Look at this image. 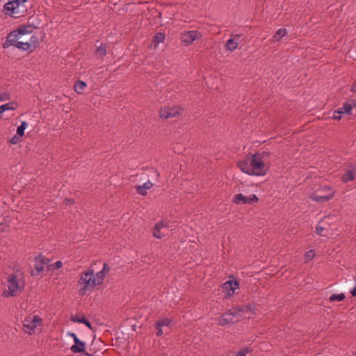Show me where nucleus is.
I'll return each mask as SVG.
<instances>
[{"instance_id":"nucleus-1","label":"nucleus","mask_w":356,"mask_h":356,"mask_svg":"<svg viewBox=\"0 0 356 356\" xmlns=\"http://www.w3.org/2000/svg\"><path fill=\"white\" fill-rule=\"evenodd\" d=\"M268 152L254 154L249 158L240 161L238 166L240 170L249 175L257 177L264 176L267 174L269 166L265 163V157H267Z\"/></svg>"},{"instance_id":"nucleus-2","label":"nucleus","mask_w":356,"mask_h":356,"mask_svg":"<svg viewBox=\"0 0 356 356\" xmlns=\"http://www.w3.org/2000/svg\"><path fill=\"white\" fill-rule=\"evenodd\" d=\"M21 39L22 37L17 33V31L14 30L8 33L6 40L2 44V47L3 49H7L13 46L22 51L33 52L39 45V39L35 35H32L29 40L26 42L21 40Z\"/></svg>"},{"instance_id":"nucleus-3","label":"nucleus","mask_w":356,"mask_h":356,"mask_svg":"<svg viewBox=\"0 0 356 356\" xmlns=\"http://www.w3.org/2000/svg\"><path fill=\"white\" fill-rule=\"evenodd\" d=\"M101 279V273H95L91 268L82 271L77 280V284L80 286L79 294L84 296L88 291H91L97 286L102 284Z\"/></svg>"},{"instance_id":"nucleus-4","label":"nucleus","mask_w":356,"mask_h":356,"mask_svg":"<svg viewBox=\"0 0 356 356\" xmlns=\"http://www.w3.org/2000/svg\"><path fill=\"white\" fill-rule=\"evenodd\" d=\"M29 0H8L3 8L5 15L13 18L24 16L28 11Z\"/></svg>"},{"instance_id":"nucleus-5","label":"nucleus","mask_w":356,"mask_h":356,"mask_svg":"<svg viewBox=\"0 0 356 356\" xmlns=\"http://www.w3.org/2000/svg\"><path fill=\"white\" fill-rule=\"evenodd\" d=\"M24 287V282L16 274L9 275L7 280V288L3 296L4 297L15 296L19 294Z\"/></svg>"},{"instance_id":"nucleus-6","label":"nucleus","mask_w":356,"mask_h":356,"mask_svg":"<svg viewBox=\"0 0 356 356\" xmlns=\"http://www.w3.org/2000/svg\"><path fill=\"white\" fill-rule=\"evenodd\" d=\"M42 323L43 320L40 316L29 314L23 321V330L26 333L32 335L41 330Z\"/></svg>"},{"instance_id":"nucleus-7","label":"nucleus","mask_w":356,"mask_h":356,"mask_svg":"<svg viewBox=\"0 0 356 356\" xmlns=\"http://www.w3.org/2000/svg\"><path fill=\"white\" fill-rule=\"evenodd\" d=\"M255 307L253 305H246L238 307H233L229 309L232 316L234 319H236V322L239 321L245 317V314L250 313L254 314Z\"/></svg>"},{"instance_id":"nucleus-8","label":"nucleus","mask_w":356,"mask_h":356,"mask_svg":"<svg viewBox=\"0 0 356 356\" xmlns=\"http://www.w3.org/2000/svg\"><path fill=\"white\" fill-rule=\"evenodd\" d=\"M328 191L329 193L325 195L313 194L311 199L316 202H325L334 197L335 191L330 186L325 185L319 187L318 191Z\"/></svg>"},{"instance_id":"nucleus-9","label":"nucleus","mask_w":356,"mask_h":356,"mask_svg":"<svg viewBox=\"0 0 356 356\" xmlns=\"http://www.w3.org/2000/svg\"><path fill=\"white\" fill-rule=\"evenodd\" d=\"M177 115H178V106L175 104L165 105L159 111V117L163 120L171 119Z\"/></svg>"},{"instance_id":"nucleus-10","label":"nucleus","mask_w":356,"mask_h":356,"mask_svg":"<svg viewBox=\"0 0 356 356\" xmlns=\"http://www.w3.org/2000/svg\"><path fill=\"white\" fill-rule=\"evenodd\" d=\"M258 201L259 197L256 195H251L248 197L242 193H238L232 198V202L235 204H252L257 203Z\"/></svg>"},{"instance_id":"nucleus-11","label":"nucleus","mask_w":356,"mask_h":356,"mask_svg":"<svg viewBox=\"0 0 356 356\" xmlns=\"http://www.w3.org/2000/svg\"><path fill=\"white\" fill-rule=\"evenodd\" d=\"M239 289V282L236 280H228L222 284V291L226 298L232 297Z\"/></svg>"},{"instance_id":"nucleus-12","label":"nucleus","mask_w":356,"mask_h":356,"mask_svg":"<svg viewBox=\"0 0 356 356\" xmlns=\"http://www.w3.org/2000/svg\"><path fill=\"white\" fill-rule=\"evenodd\" d=\"M201 37L202 34L199 31H189L181 34V40L186 45H189L195 40L200 39Z\"/></svg>"},{"instance_id":"nucleus-13","label":"nucleus","mask_w":356,"mask_h":356,"mask_svg":"<svg viewBox=\"0 0 356 356\" xmlns=\"http://www.w3.org/2000/svg\"><path fill=\"white\" fill-rule=\"evenodd\" d=\"M168 231L165 222L160 221L155 225L152 234L156 238H162L168 234Z\"/></svg>"},{"instance_id":"nucleus-14","label":"nucleus","mask_w":356,"mask_h":356,"mask_svg":"<svg viewBox=\"0 0 356 356\" xmlns=\"http://www.w3.org/2000/svg\"><path fill=\"white\" fill-rule=\"evenodd\" d=\"M234 323H236V319L233 318L229 310L220 315L218 318V323L221 326H225Z\"/></svg>"},{"instance_id":"nucleus-15","label":"nucleus","mask_w":356,"mask_h":356,"mask_svg":"<svg viewBox=\"0 0 356 356\" xmlns=\"http://www.w3.org/2000/svg\"><path fill=\"white\" fill-rule=\"evenodd\" d=\"M240 38H241V35L238 34H236V35H234V38H229V40H227L226 42V44H225V49L227 51H229L231 52L236 50L238 47Z\"/></svg>"},{"instance_id":"nucleus-16","label":"nucleus","mask_w":356,"mask_h":356,"mask_svg":"<svg viewBox=\"0 0 356 356\" xmlns=\"http://www.w3.org/2000/svg\"><path fill=\"white\" fill-rule=\"evenodd\" d=\"M356 176V168L353 166H350L347 168L345 173L341 177V180L343 183H348L350 181H353Z\"/></svg>"},{"instance_id":"nucleus-17","label":"nucleus","mask_w":356,"mask_h":356,"mask_svg":"<svg viewBox=\"0 0 356 356\" xmlns=\"http://www.w3.org/2000/svg\"><path fill=\"white\" fill-rule=\"evenodd\" d=\"M74 342V344L72 345L70 348L71 351L74 353H84L86 348V343L83 341H81L79 339H76Z\"/></svg>"},{"instance_id":"nucleus-18","label":"nucleus","mask_w":356,"mask_h":356,"mask_svg":"<svg viewBox=\"0 0 356 356\" xmlns=\"http://www.w3.org/2000/svg\"><path fill=\"white\" fill-rule=\"evenodd\" d=\"M355 107H356V101L355 99H350L343 103L342 107L339 108V109L343 113L349 115L351 114L352 110Z\"/></svg>"},{"instance_id":"nucleus-19","label":"nucleus","mask_w":356,"mask_h":356,"mask_svg":"<svg viewBox=\"0 0 356 356\" xmlns=\"http://www.w3.org/2000/svg\"><path fill=\"white\" fill-rule=\"evenodd\" d=\"M153 186V184L150 181H147L145 182L142 185L136 186V190L137 193L140 194V195H146L147 193V191L152 188Z\"/></svg>"},{"instance_id":"nucleus-20","label":"nucleus","mask_w":356,"mask_h":356,"mask_svg":"<svg viewBox=\"0 0 356 356\" xmlns=\"http://www.w3.org/2000/svg\"><path fill=\"white\" fill-rule=\"evenodd\" d=\"M45 264V259L43 256L39 255L35 258L34 266L37 271V274H39L40 272L44 270Z\"/></svg>"},{"instance_id":"nucleus-21","label":"nucleus","mask_w":356,"mask_h":356,"mask_svg":"<svg viewBox=\"0 0 356 356\" xmlns=\"http://www.w3.org/2000/svg\"><path fill=\"white\" fill-rule=\"evenodd\" d=\"M35 29V26L32 24H22L17 29V33L20 35V36L22 38L23 35L31 34L33 33V30Z\"/></svg>"},{"instance_id":"nucleus-22","label":"nucleus","mask_w":356,"mask_h":356,"mask_svg":"<svg viewBox=\"0 0 356 356\" xmlns=\"http://www.w3.org/2000/svg\"><path fill=\"white\" fill-rule=\"evenodd\" d=\"M18 108V104L17 102H10L7 104H3L0 106V118H1V115L7 111H15Z\"/></svg>"},{"instance_id":"nucleus-23","label":"nucleus","mask_w":356,"mask_h":356,"mask_svg":"<svg viewBox=\"0 0 356 356\" xmlns=\"http://www.w3.org/2000/svg\"><path fill=\"white\" fill-rule=\"evenodd\" d=\"M287 34V30L284 28L278 29L272 37V42H278Z\"/></svg>"},{"instance_id":"nucleus-24","label":"nucleus","mask_w":356,"mask_h":356,"mask_svg":"<svg viewBox=\"0 0 356 356\" xmlns=\"http://www.w3.org/2000/svg\"><path fill=\"white\" fill-rule=\"evenodd\" d=\"M86 86L87 85L85 81H78L74 84V88L76 92L79 94H82L83 92V90L86 89Z\"/></svg>"},{"instance_id":"nucleus-25","label":"nucleus","mask_w":356,"mask_h":356,"mask_svg":"<svg viewBox=\"0 0 356 356\" xmlns=\"http://www.w3.org/2000/svg\"><path fill=\"white\" fill-rule=\"evenodd\" d=\"M106 54V47L105 44H102L95 50V56L97 58H102Z\"/></svg>"},{"instance_id":"nucleus-26","label":"nucleus","mask_w":356,"mask_h":356,"mask_svg":"<svg viewBox=\"0 0 356 356\" xmlns=\"http://www.w3.org/2000/svg\"><path fill=\"white\" fill-rule=\"evenodd\" d=\"M72 321L73 322L83 323L89 329L92 330V325H91L90 322L88 319H86L85 317L79 318V317H77V316H74V317H73L72 318Z\"/></svg>"},{"instance_id":"nucleus-27","label":"nucleus","mask_w":356,"mask_h":356,"mask_svg":"<svg viewBox=\"0 0 356 356\" xmlns=\"http://www.w3.org/2000/svg\"><path fill=\"white\" fill-rule=\"evenodd\" d=\"M165 34L163 33H157L153 38L152 42L154 43V46H157L159 43L163 42L165 40Z\"/></svg>"},{"instance_id":"nucleus-28","label":"nucleus","mask_w":356,"mask_h":356,"mask_svg":"<svg viewBox=\"0 0 356 356\" xmlns=\"http://www.w3.org/2000/svg\"><path fill=\"white\" fill-rule=\"evenodd\" d=\"M110 266L104 263V266H103V268L101 270H99V272H97V273H101V282L103 283L104 279H105V277L106 275V274L110 271Z\"/></svg>"},{"instance_id":"nucleus-29","label":"nucleus","mask_w":356,"mask_h":356,"mask_svg":"<svg viewBox=\"0 0 356 356\" xmlns=\"http://www.w3.org/2000/svg\"><path fill=\"white\" fill-rule=\"evenodd\" d=\"M345 298H346V296H345L344 293H339V294H333L331 296H330L329 300L330 302H334V301L341 302V301H343L345 299Z\"/></svg>"},{"instance_id":"nucleus-30","label":"nucleus","mask_w":356,"mask_h":356,"mask_svg":"<svg viewBox=\"0 0 356 356\" xmlns=\"http://www.w3.org/2000/svg\"><path fill=\"white\" fill-rule=\"evenodd\" d=\"M172 321L170 318H165L160 321H158L156 323V327H163V326H169L171 323Z\"/></svg>"},{"instance_id":"nucleus-31","label":"nucleus","mask_w":356,"mask_h":356,"mask_svg":"<svg viewBox=\"0 0 356 356\" xmlns=\"http://www.w3.org/2000/svg\"><path fill=\"white\" fill-rule=\"evenodd\" d=\"M315 251L314 250H309L305 254V263H308L311 261L313 258L315 257Z\"/></svg>"},{"instance_id":"nucleus-32","label":"nucleus","mask_w":356,"mask_h":356,"mask_svg":"<svg viewBox=\"0 0 356 356\" xmlns=\"http://www.w3.org/2000/svg\"><path fill=\"white\" fill-rule=\"evenodd\" d=\"M27 127V122L25 121H22L21 124L17 127V134L19 136H23L24 134V130Z\"/></svg>"},{"instance_id":"nucleus-33","label":"nucleus","mask_w":356,"mask_h":356,"mask_svg":"<svg viewBox=\"0 0 356 356\" xmlns=\"http://www.w3.org/2000/svg\"><path fill=\"white\" fill-rule=\"evenodd\" d=\"M10 95L8 92H2L0 94V102L8 101L10 99Z\"/></svg>"},{"instance_id":"nucleus-34","label":"nucleus","mask_w":356,"mask_h":356,"mask_svg":"<svg viewBox=\"0 0 356 356\" xmlns=\"http://www.w3.org/2000/svg\"><path fill=\"white\" fill-rule=\"evenodd\" d=\"M341 114H343V113L339 108L338 111L334 112L333 115H332V119L337 120H341Z\"/></svg>"},{"instance_id":"nucleus-35","label":"nucleus","mask_w":356,"mask_h":356,"mask_svg":"<svg viewBox=\"0 0 356 356\" xmlns=\"http://www.w3.org/2000/svg\"><path fill=\"white\" fill-rule=\"evenodd\" d=\"M21 138L22 136L15 135L10 139V142L13 145H16L21 141Z\"/></svg>"},{"instance_id":"nucleus-36","label":"nucleus","mask_w":356,"mask_h":356,"mask_svg":"<svg viewBox=\"0 0 356 356\" xmlns=\"http://www.w3.org/2000/svg\"><path fill=\"white\" fill-rule=\"evenodd\" d=\"M324 231V227L321 226V225H317L316 227V233L318 234V235H320V236H323V232Z\"/></svg>"},{"instance_id":"nucleus-37","label":"nucleus","mask_w":356,"mask_h":356,"mask_svg":"<svg viewBox=\"0 0 356 356\" xmlns=\"http://www.w3.org/2000/svg\"><path fill=\"white\" fill-rule=\"evenodd\" d=\"M249 352L248 349L242 350L238 351L235 356H247V353Z\"/></svg>"},{"instance_id":"nucleus-38","label":"nucleus","mask_w":356,"mask_h":356,"mask_svg":"<svg viewBox=\"0 0 356 356\" xmlns=\"http://www.w3.org/2000/svg\"><path fill=\"white\" fill-rule=\"evenodd\" d=\"M355 286L350 290V293L353 296H356V276L354 277Z\"/></svg>"},{"instance_id":"nucleus-39","label":"nucleus","mask_w":356,"mask_h":356,"mask_svg":"<svg viewBox=\"0 0 356 356\" xmlns=\"http://www.w3.org/2000/svg\"><path fill=\"white\" fill-rule=\"evenodd\" d=\"M67 335L71 337L73 339L74 341H75L76 339H79L78 337L76 336V334L74 332H67Z\"/></svg>"},{"instance_id":"nucleus-40","label":"nucleus","mask_w":356,"mask_h":356,"mask_svg":"<svg viewBox=\"0 0 356 356\" xmlns=\"http://www.w3.org/2000/svg\"><path fill=\"white\" fill-rule=\"evenodd\" d=\"M161 327H156V330H157L156 335L158 337H160V336H161L163 334V330H162Z\"/></svg>"},{"instance_id":"nucleus-41","label":"nucleus","mask_w":356,"mask_h":356,"mask_svg":"<svg viewBox=\"0 0 356 356\" xmlns=\"http://www.w3.org/2000/svg\"><path fill=\"white\" fill-rule=\"evenodd\" d=\"M65 203L66 205H72L74 204V201L71 199H66Z\"/></svg>"},{"instance_id":"nucleus-42","label":"nucleus","mask_w":356,"mask_h":356,"mask_svg":"<svg viewBox=\"0 0 356 356\" xmlns=\"http://www.w3.org/2000/svg\"><path fill=\"white\" fill-rule=\"evenodd\" d=\"M55 266H56V268H60L62 267L63 266V263L60 261H57L56 263H55Z\"/></svg>"},{"instance_id":"nucleus-43","label":"nucleus","mask_w":356,"mask_h":356,"mask_svg":"<svg viewBox=\"0 0 356 356\" xmlns=\"http://www.w3.org/2000/svg\"><path fill=\"white\" fill-rule=\"evenodd\" d=\"M96 352H94L93 353H84L82 356H98L95 355Z\"/></svg>"},{"instance_id":"nucleus-44","label":"nucleus","mask_w":356,"mask_h":356,"mask_svg":"<svg viewBox=\"0 0 356 356\" xmlns=\"http://www.w3.org/2000/svg\"><path fill=\"white\" fill-rule=\"evenodd\" d=\"M350 90L353 92H356V80L354 81L352 87H351V89Z\"/></svg>"},{"instance_id":"nucleus-45","label":"nucleus","mask_w":356,"mask_h":356,"mask_svg":"<svg viewBox=\"0 0 356 356\" xmlns=\"http://www.w3.org/2000/svg\"><path fill=\"white\" fill-rule=\"evenodd\" d=\"M321 193H325V194L328 193L329 191H320Z\"/></svg>"},{"instance_id":"nucleus-46","label":"nucleus","mask_w":356,"mask_h":356,"mask_svg":"<svg viewBox=\"0 0 356 356\" xmlns=\"http://www.w3.org/2000/svg\"><path fill=\"white\" fill-rule=\"evenodd\" d=\"M95 345V341H93L91 343V346H93Z\"/></svg>"}]
</instances>
